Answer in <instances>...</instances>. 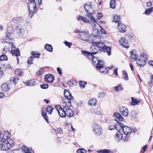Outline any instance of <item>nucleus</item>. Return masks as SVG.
Listing matches in <instances>:
<instances>
[{"label": "nucleus", "instance_id": "6", "mask_svg": "<svg viewBox=\"0 0 153 153\" xmlns=\"http://www.w3.org/2000/svg\"><path fill=\"white\" fill-rule=\"evenodd\" d=\"M79 35L81 39L86 41L90 42V35L88 36V33L82 32L81 34Z\"/></svg>", "mask_w": 153, "mask_h": 153}, {"label": "nucleus", "instance_id": "5", "mask_svg": "<svg viewBox=\"0 0 153 153\" xmlns=\"http://www.w3.org/2000/svg\"><path fill=\"white\" fill-rule=\"evenodd\" d=\"M10 137V134L7 131H5L4 133L0 135V143L3 142H6Z\"/></svg>", "mask_w": 153, "mask_h": 153}, {"label": "nucleus", "instance_id": "43", "mask_svg": "<svg viewBox=\"0 0 153 153\" xmlns=\"http://www.w3.org/2000/svg\"><path fill=\"white\" fill-rule=\"evenodd\" d=\"M136 113L134 111H132L130 114V116L129 117H130L131 119H134L136 118Z\"/></svg>", "mask_w": 153, "mask_h": 153}, {"label": "nucleus", "instance_id": "21", "mask_svg": "<svg viewBox=\"0 0 153 153\" xmlns=\"http://www.w3.org/2000/svg\"><path fill=\"white\" fill-rule=\"evenodd\" d=\"M73 99H70L69 98H65L64 99H63L62 100L63 102H65V106H71V101H73Z\"/></svg>", "mask_w": 153, "mask_h": 153}, {"label": "nucleus", "instance_id": "61", "mask_svg": "<svg viewBox=\"0 0 153 153\" xmlns=\"http://www.w3.org/2000/svg\"><path fill=\"white\" fill-rule=\"evenodd\" d=\"M64 43L66 46L68 47L69 48H70L72 45L71 43L68 42L66 41H65Z\"/></svg>", "mask_w": 153, "mask_h": 153}, {"label": "nucleus", "instance_id": "56", "mask_svg": "<svg viewBox=\"0 0 153 153\" xmlns=\"http://www.w3.org/2000/svg\"><path fill=\"white\" fill-rule=\"evenodd\" d=\"M97 64L96 65V66H98L100 67L104 66L105 63L103 60H99L98 62L97 63Z\"/></svg>", "mask_w": 153, "mask_h": 153}, {"label": "nucleus", "instance_id": "16", "mask_svg": "<svg viewBox=\"0 0 153 153\" xmlns=\"http://www.w3.org/2000/svg\"><path fill=\"white\" fill-rule=\"evenodd\" d=\"M114 120L117 122V123L115 124L114 126L110 125L108 126V129L109 130H112L114 129H116L117 130H118L119 129L120 127V122H119L117 121V120L114 119Z\"/></svg>", "mask_w": 153, "mask_h": 153}, {"label": "nucleus", "instance_id": "57", "mask_svg": "<svg viewBox=\"0 0 153 153\" xmlns=\"http://www.w3.org/2000/svg\"><path fill=\"white\" fill-rule=\"evenodd\" d=\"M29 12L28 13L29 16L30 18H31V17L34 15V12H35L34 11V10L33 9H29Z\"/></svg>", "mask_w": 153, "mask_h": 153}, {"label": "nucleus", "instance_id": "20", "mask_svg": "<svg viewBox=\"0 0 153 153\" xmlns=\"http://www.w3.org/2000/svg\"><path fill=\"white\" fill-rule=\"evenodd\" d=\"M118 28L120 31L121 33L125 32L126 30V26L121 23H119L118 25Z\"/></svg>", "mask_w": 153, "mask_h": 153}, {"label": "nucleus", "instance_id": "39", "mask_svg": "<svg viewBox=\"0 0 153 153\" xmlns=\"http://www.w3.org/2000/svg\"><path fill=\"white\" fill-rule=\"evenodd\" d=\"M114 21L116 23H121L120 21V16L115 15L114 16Z\"/></svg>", "mask_w": 153, "mask_h": 153}, {"label": "nucleus", "instance_id": "50", "mask_svg": "<svg viewBox=\"0 0 153 153\" xmlns=\"http://www.w3.org/2000/svg\"><path fill=\"white\" fill-rule=\"evenodd\" d=\"M34 59V57L33 56H30L29 57L27 61V63L29 64H33V60Z\"/></svg>", "mask_w": 153, "mask_h": 153}, {"label": "nucleus", "instance_id": "63", "mask_svg": "<svg viewBox=\"0 0 153 153\" xmlns=\"http://www.w3.org/2000/svg\"><path fill=\"white\" fill-rule=\"evenodd\" d=\"M103 15L101 13H98L97 15V19L98 20L100 19L101 18L103 17Z\"/></svg>", "mask_w": 153, "mask_h": 153}, {"label": "nucleus", "instance_id": "47", "mask_svg": "<svg viewBox=\"0 0 153 153\" xmlns=\"http://www.w3.org/2000/svg\"><path fill=\"white\" fill-rule=\"evenodd\" d=\"M97 100L95 99H92L90 100L88 102V104L91 105H94L96 103Z\"/></svg>", "mask_w": 153, "mask_h": 153}, {"label": "nucleus", "instance_id": "15", "mask_svg": "<svg viewBox=\"0 0 153 153\" xmlns=\"http://www.w3.org/2000/svg\"><path fill=\"white\" fill-rule=\"evenodd\" d=\"M28 7L29 9L34 10L35 12H36L37 10L36 2H28Z\"/></svg>", "mask_w": 153, "mask_h": 153}, {"label": "nucleus", "instance_id": "59", "mask_svg": "<svg viewBox=\"0 0 153 153\" xmlns=\"http://www.w3.org/2000/svg\"><path fill=\"white\" fill-rule=\"evenodd\" d=\"M7 48V46H5L4 47L3 49V50L2 51V54L5 55L6 53L8 51Z\"/></svg>", "mask_w": 153, "mask_h": 153}, {"label": "nucleus", "instance_id": "19", "mask_svg": "<svg viewBox=\"0 0 153 153\" xmlns=\"http://www.w3.org/2000/svg\"><path fill=\"white\" fill-rule=\"evenodd\" d=\"M90 42L92 41L91 42L93 44L94 42H97L96 41H97V39H100L99 36L98 35H94V34H91L90 35Z\"/></svg>", "mask_w": 153, "mask_h": 153}, {"label": "nucleus", "instance_id": "51", "mask_svg": "<svg viewBox=\"0 0 153 153\" xmlns=\"http://www.w3.org/2000/svg\"><path fill=\"white\" fill-rule=\"evenodd\" d=\"M116 1L114 0H111L110 2V7L114 9L115 7V3Z\"/></svg>", "mask_w": 153, "mask_h": 153}, {"label": "nucleus", "instance_id": "10", "mask_svg": "<svg viewBox=\"0 0 153 153\" xmlns=\"http://www.w3.org/2000/svg\"><path fill=\"white\" fill-rule=\"evenodd\" d=\"M119 43L120 45L126 48H128L129 47V45L128 41L126 40L124 38H122L121 40H119Z\"/></svg>", "mask_w": 153, "mask_h": 153}, {"label": "nucleus", "instance_id": "40", "mask_svg": "<svg viewBox=\"0 0 153 153\" xmlns=\"http://www.w3.org/2000/svg\"><path fill=\"white\" fill-rule=\"evenodd\" d=\"M6 142L8 144V145L9 146H10V148H11L14 145L13 140L11 139H9V138L7 140Z\"/></svg>", "mask_w": 153, "mask_h": 153}, {"label": "nucleus", "instance_id": "7", "mask_svg": "<svg viewBox=\"0 0 153 153\" xmlns=\"http://www.w3.org/2000/svg\"><path fill=\"white\" fill-rule=\"evenodd\" d=\"M93 44L97 46L100 51H102L105 45L104 43L100 42H94Z\"/></svg>", "mask_w": 153, "mask_h": 153}, {"label": "nucleus", "instance_id": "25", "mask_svg": "<svg viewBox=\"0 0 153 153\" xmlns=\"http://www.w3.org/2000/svg\"><path fill=\"white\" fill-rule=\"evenodd\" d=\"M1 88L2 91H8L10 88V84H7L6 83H4L2 85Z\"/></svg>", "mask_w": 153, "mask_h": 153}, {"label": "nucleus", "instance_id": "17", "mask_svg": "<svg viewBox=\"0 0 153 153\" xmlns=\"http://www.w3.org/2000/svg\"><path fill=\"white\" fill-rule=\"evenodd\" d=\"M120 111L121 114L123 116L127 117L128 114V109L125 107L120 108Z\"/></svg>", "mask_w": 153, "mask_h": 153}, {"label": "nucleus", "instance_id": "32", "mask_svg": "<svg viewBox=\"0 0 153 153\" xmlns=\"http://www.w3.org/2000/svg\"><path fill=\"white\" fill-rule=\"evenodd\" d=\"M15 74L16 76L20 77L23 75L24 72L21 69H17L15 70Z\"/></svg>", "mask_w": 153, "mask_h": 153}, {"label": "nucleus", "instance_id": "46", "mask_svg": "<svg viewBox=\"0 0 153 153\" xmlns=\"http://www.w3.org/2000/svg\"><path fill=\"white\" fill-rule=\"evenodd\" d=\"M98 153H110V150L107 149H103L97 151Z\"/></svg>", "mask_w": 153, "mask_h": 153}, {"label": "nucleus", "instance_id": "52", "mask_svg": "<svg viewBox=\"0 0 153 153\" xmlns=\"http://www.w3.org/2000/svg\"><path fill=\"white\" fill-rule=\"evenodd\" d=\"M123 75L124 76V79L125 80H128V75L126 71L125 70H123L122 71Z\"/></svg>", "mask_w": 153, "mask_h": 153}, {"label": "nucleus", "instance_id": "1", "mask_svg": "<svg viewBox=\"0 0 153 153\" xmlns=\"http://www.w3.org/2000/svg\"><path fill=\"white\" fill-rule=\"evenodd\" d=\"M120 127L121 128V131H123L124 134L126 135L124 137V140L125 141H127L130 135L131 132V129L130 127L125 126L124 125L120 122Z\"/></svg>", "mask_w": 153, "mask_h": 153}, {"label": "nucleus", "instance_id": "35", "mask_svg": "<svg viewBox=\"0 0 153 153\" xmlns=\"http://www.w3.org/2000/svg\"><path fill=\"white\" fill-rule=\"evenodd\" d=\"M14 25L13 24H10V22L9 24V26L7 28V32L6 33H11L13 31V30L14 29Z\"/></svg>", "mask_w": 153, "mask_h": 153}, {"label": "nucleus", "instance_id": "42", "mask_svg": "<svg viewBox=\"0 0 153 153\" xmlns=\"http://www.w3.org/2000/svg\"><path fill=\"white\" fill-rule=\"evenodd\" d=\"M55 108L57 111H58L59 115L61 117L62 113V112H61V110H63V109L62 108L60 105H56L55 106Z\"/></svg>", "mask_w": 153, "mask_h": 153}, {"label": "nucleus", "instance_id": "58", "mask_svg": "<svg viewBox=\"0 0 153 153\" xmlns=\"http://www.w3.org/2000/svg\"><path fill=\"white\" fill-rule=\"evenodd\" d=\"M40 86V87L43 89H46L48 87V85L47 84H42Z\"/></svg>", "mask_w": 153, "mask_h": 153}, {"label": "nucleus", "instance_id": "60", "mask_svg": "<svg viewBox=\"0 0 153 153\" xmlns=\"http://www.w3.org/2000/svg\"><path fill=\"white\" fill-rule=\"evenodd\" d=\"M123 89V88L120 85L115 87L114 88V90L117 91H119V90Z\"/></svg>", "mask_w": 153, "mask_h": 153}, {"label": "nucleus", "instance_id": "34", "mask_svg": "<svg viewBox=\"0 0 153 153\" xmlns=\"http://www.w3.org/2000/svg\"><path fill=\"white\" fill-rule=\"evenodd\" d=\"M88 14H87V16L88 17V18L90 19L93 22L96 23H97V21L95 19L94 17L93 16V14L91 12H89Z\"/></svg>", "mask_w": 153, "mask_h": 153}, {"label": "nucleus", "instance_id": "13", "mask_svg": "<svg viewBox=\"0 0 153 153\" xmlns=\"http://www.w3.org/2000/svg\"><path fill=\"white\" fill-rule=\"evenodd\" d=\"M10 148V146L8 145L6 142H3L0 143V149L1 150H7Z\"/></svg>", "mask_w": 153, "mask_h": 153}, {"label": "nucleus", "instance_id": "12", "mask_svg": "<svg viewBox=\"0 0 153 153\" xmlns=\"http://www.w3.org/2000/svg\"><path fill=\"white\" fill-rule=\"evenodd\" d=\"M131 54L130 58L131 61L133 62L137 59L138 57V55L135 53V51L134 50H132L130 52Z\"/></svg>", "mask_w": 153, "mask_h": 153}, {"label": "nucleus", "instance_id": "9", "mask_svg": "<svg viewBox=\"0 0 153 153\" xmlns=\"http://www.w3.org/2000/svg\"><path fill=\"white\" fill-rule=\"evenodd\" d=\"M117 131V132L114 137V139L117 142H119L123 138V134L120 129H119Z\"/></svg>", "mask_w": 153, "mask_h": 153}, {"label": "nucleus", "instance_id": "27", "mask_svg": "<svg viewBox=\"0 0 153 153\" xmlns=\"http://www.w3.org/2000/svg\"><path fill=\"white\" fill-rule=\"evenodd\" d=\"M87 58L90 59H92V62L93 64L96 65H96L97 64L99 61V59L97 57L94 56L93 55H92V57H91L90 56H86Z\"/></svg>", "mask_w": 153, "mask_h": 153}, {"label": "nucleus", "instance_id": "30", "mask_svg": "<svg viewBox=\"0 0 153 153\" xmlns=\"http://www.w3.org/2000/svg\"><path fill=\"white\" fill-rule=\"evenodd\" d=\"M77 20L78 21L82 20L85 23H89L90 21L86 18L83 17L81 15H79L77 17Z\"/></svg>", "mask_w": 153, "mask_h": 153}, {"label": "nucleus", "instance_id": "14", "mask_svg": "<svg viewBox=\"0 0 153 153\" xmlns=\"http://www.w3.org/2000/svg\"><path fill=\"white\" fill-rule=\"evenodd\" d=\"M10 52L13 56L18 57L20 55V50L19 48H16L15 47L14 48L11 50Z\"/></svg>", "mask_w": 153, "mask_h": 153}, {"label": "nucleus", "instance_id": "44", "mask_svg": "<svg viewBox=\"0 0 153 153\" xmlns=\"http://www.w3.org/2000/svg\"><path fill=\"white\" fill-rule=\"evenodd\" d=\"M42 114L43 117L46 120L47 123H48L49 121L48 120V117L47 116V113L45 111H42Z\"/></svg>", "mask_w": 153, "mask_h": 153}, {"label": "nucleus", "instance_id": "4", "mask_svg": "<svg viewBox=\"0 0 153 153\" xmlns=\"http://www.w3.org/2000/svg\"><path fill=\"white\" fill-rule=\"evenodd\" d=\"M147 59L146 54L144 53H141L140 58L137 61V65L140 67H143L145 64Z\"/></svg>", "mask_w": 153, "mask_h": 153}, {"label": "nucleus", "instance_id": "2", "mask_svg": "<svg viewBox=\"0 0 153 153\" xmlns=\"http://www.w3.org/2000/svg\"><path fill=\"white\" fill-rule=\"evenodd\" d=\"M98 49L97 46L95 45H94L90 48L91 52L82 50L81 51L82 53L85 56H90L91 57H92V55L96 54L100 51Z\"/></svg>", "mask_w": 153, "mask_h": 153}, {"label": "nucleus", "instance_id": "23", "mask_svg": "<svg viewBox=\"0 0 153 153\" xmlns=\"http://www.w3.org/2000/svg\"><path fill=\"white\" fill-rule=\"evenodd\" d=\"M6 45L5 46H7L8 50L9 51H10L11 50H10V48H11V49H13L16 47L14 44L13 43V40L10 41L8 42H6Z\"/></svg>", "mask_w": 153, "mask_h": 153}, {"label": "nucleus", "instance_id": "18", "mask_svg": "<svg viewBox=\"0 0 153 153\" xmlns=\"http://www.w3.org/2000/svg\"><path fill=\"white\" fill-rule=\"evenodd\" d=\"M114 117H115L117 119V121L120 122L119 121H123L124 119L121 114L117 112H115L114 113L113 115Z\"/></svg>", "mask_w": 153, "mask_h": 153}, {"label": "nucleus", "instance_id": "22", "mask_svg": "<svg viewBox=\"0 0 153 153\" xmlns=\"http://www.w3.org/2000/svg\"><path fill=\"white\" fill-rule=\"evenodd\" d=\"M22 149L25 153H34V151L31 148L29 149L25 146H23Z\"/></svg>", "mask_w": 153, "mask_h": 153}, {"label": "nucleus", "instance_id": "48", "mask_svg": "<svg viewBox=\"0 0 153 153\" xmlns=\"http://www.w3.org/2000/svg\"><path fill=\"white\" fill-rule=\"evenodd\" d=\"M79 86L82 88L85 87V85L87 84V82H85L82 81H79Z\"/></svg>", "mask_w": 153, "mask_h": 153}, {"label": "nucleus", "instance_id": "3", "mask_svg": "<svg viewBox=\"0 0 153 153\" xmlns=\"http://www.w3.org/2000/svg\"><path fill=\"white\" fill-rule=\"evenodd\" d=\"M70 106H63V110H61L62 112L61 117H72L74 114L73 111L69 108Z\"/></svg>", "mask_w": 153, "mask_h": 153}, {"label": "nucleus", "instance_id": "49", "mask_svg": "<svg viewBox=\"0 0 153 153\" xmlns=\"http://www.w3.org/2000/svg\"><path fill=\"white\" fill-rule=\"evenodd\" d=\"M53 109H54V108L51 106L49 105L47 107L46 111L48 114H51Z\"/></svg>", "mask_w": 153, "mask_h": 153}, {"label": "nucleus", "instance_id": "64", "mask_svg": "<svg viewBox=\"0 0 153 153\" xmlns=\"http://www.w3.org/2000/svg\"><path fill=\"white\" fill-rule=\"evenodd\" d=\"M105 95V93L103 92H101L99 93L98 94V97L100 98L103 97Z\"/></svg>", "mask_w": 153, "mask_h": 153}, {"label": "nucleus", "instance_id": "26", "mask_svg": "<svg viewBox=\"0 0 153 153\" xmlns=\"http://www.w3.org/2000/svg\"><path fill=\"white\" fill-rule=\"evenodd\" d=\"M64 94L65 98H69L70 99H73V97L72 96L70 92L68 90L65 89L64 90Z\"/></svg>", "mask_w": 153, "mask_h": 153}, {"label": "nucleus", "instance_id": "8", "mask_svg": "<svg viewBox=\"0 0 153 153\" xmlns=\"http://www.w3.org/2000/svg\"><path fill=\"white\" fill-rule=\"evenodd\" d=\"M44 79L47 82L51 83L53 82L54 77L53 74H49L45 76Z\"/></svg>", "mask_w": 153, "mask_h": 153}, {"label": "nucleus", "instance_id": "28", "mask_svg": "<svg viewBox=\"0 0 153 153\" xmlns=\"http://www.w3.org/2000/svg\"><path fill=\"white\" fill-rule=\"evenodd\" d=\"M5 37L4 40V42H8L10 41L13 40L12 39H11V34L10 33H5Z\"/></svg>", "mask_w": 153, "mask_h": 153}, {"label": "nucleus", "instance_id": "38", "mask_svg": "<svg viewBox=\"0 0 153 153\" xmlns=\"http://www.w3.org/2000/svg\"><path fill=\"white\" fill-rule=\"evenodd\" d=\"M139 100H137L135 99L133 97L131 98V105H132L134 106L138 104L140 102Z\"/></svg>", "mask_w": 153, "mask_h": 153}, {"label": "nucleus", "instance_id": "31", "mask_svg": "<svg viewBox=\"0 0 153 153\" xmlns=\"http://www.w3.org/2000/svg\"><path fill=\"white\" fill-rule=\"evenodd\" d=\"M104 66H96V68L100 70V72L102 73H103L106 72V73H107L108 72V70L107 69V68L104 67Z\"/></svg>", "mask_w": 153, "mask_h": 153}, {"label": "nucleus", "instance_id": "36", "mask_svg": "<svg viewBox=\"0 0 153 153\" xmlns=\"http://www.w3.org/2000/svg\"><path fill=\"white\" fill-rule=\"evenodd\" d=\"M25 83L27 85L34 86L35 84V80L34 79H32L30 81L26 82Z\"/></svg>", "mask_w": 153, "mask_h": 153}, {"label": "nucleus", "instance_id": "29", "mask_svg": "<svg viewBox=\"0 0 153 153\" xmlns=\"http://www.w3.org/2000/svg\"><path fill=\"white\" fill-rule=\"evenodd\" d=\"M111 48L105 45L104 48L102 51L104 52H106L107 53L108 55L110 56L111 55Z\"/></svg>", "mask_w": 153, "mask_h": 153}, {"label": "nucleus", "instance_id": "62", "mask_svg": "<svg viewBox=\"0 0 153 153\" xmlns=\"http://www.w3.org/2000/svg\"><path fill=\"white\" fill-rule=\"evenodd\" d=\"M11 80L13 81L15 85L17 83V82L19 79L18 77H15L14 78H13V79L11 78Z\"/></svg>", "mask_w": 153, "mask_h": 153}, {"label": "nucleus", "instance_id": "45", "mask_svg": "<svg viewBox=\"0 0 153 153\" xmlns=\"http://www.w3.org/2000/svg\"><path fill=\"white\" fill-rule=\"evenodd\" d=\"M31 54L32 55V56L34 57V59L35 58H39L41 55L40 53H37L36 51H32L31 53Z\"/></svg>", "mask_w": 153, "mask_h": 153}, {"label": "nucleus", "instance_id": "11", "mask_svg": "<svg viewBox=\"0 0 153 153\" xmlns=\"http://www.w3.org/2000/svg\"><path fill=\"white\" fill-rule=\"evenodd\" d=\"M23 21V19L21 17H15L13 19L12 21L10 22V24H19L22 22Z\"/></svg>", "mask_w": 153, "mask_h": 153}, {"label": "nucleus", "instance_id": "41", "mask_svg": "<svg viewBox=\"0 0 153 153\" xmlns=\"http://www.w3.org/2000/svg\"><path fill=\"white\" fill-rule=\"evenodd\" d=\"M153 11V7H150L146 9L145 11V14L146 15H149Z\"/></svg>", "mask_w": 153, "mask_h": 153}, {"label": "nucleus", "instance_id": "33", "mask_svg": "<svg viewBox=\"0 0 153 153\" xmlns=\"http://www.w3.org/2000/svg\"><path fill=\"white\" fill-rule=\"evenodd\" d=\"M20 27L19 25L17 26L16 27V30L17 34L20 36H22L23 33V30Z\"/></svg>", "mask_w": 153, "mask_h": 153}, {"label": "nucleus", "instance_id": "37", "mask_svg": "<svg viewBox=\"0 0 153 153\" xmlns=\"http://www.w3.org/2000/svg\"><path fill=\"white\" fill-rule=\"evenodd\" d=\"M45 48L47 51L51 52L53 51V48L50 44H46L45 45Z\"/></svg>", "mask_w": 153, "mask_h": 153}, {"label": "nucleus", "instance_id": "53", "mask_svg": "<svg viewBox=\"0 0 153 153\" xmlns=\"http://www.w3.org/2000/svg\"><path fill=\"white\" fill-rule=\"evenodd\" d=\"M7 60V57L5 55L2 54L0 56V61H3L4 60Z\"/></svg>", "mask_w": 153, "mask_h": 153}, {"label": "nucleus", "instance_id": "55", "mask_svg": "<svg viewBox=\"0 0 153 153\" xmlns=\"http://www.w3.org/2000/svg\"><path fill=\"white\" fill-rule=\"evenodd\" d=\"M77 153H86V150L83 148L79 149L77 150Z\"/></svg>", "mask_w": 153, "mask_h": 153}, {"label": "nucleus", "instance_id": "24", "mask_svg": "<svg viewBox=\"0 0 153 153\" xmlns=\"http://www.w3.org/2000/svg\"><path fill=\"white\" fill-rule=\"evenodd\" d=\"M84 8L86 12L88 13L92 10V5L89 3H86L84 6Z\"/></svg>", "mask_w": 153, "mask_h": 153}, {"label": "nucleus", "instance_id": "54", "mask_svg": "<svg viewBox=\"0 0 153 153\" xmlns=\"http://www.w3.org/2000/svg\"><path fill=\"white\" fill-rule=\"evenodd\" d=\"M94 131L97 135H99L101 134V130L100 128L97 127V129H94Z\"/></svg>", "mask_w": 153, "mask_h": 153}]
</instances>
